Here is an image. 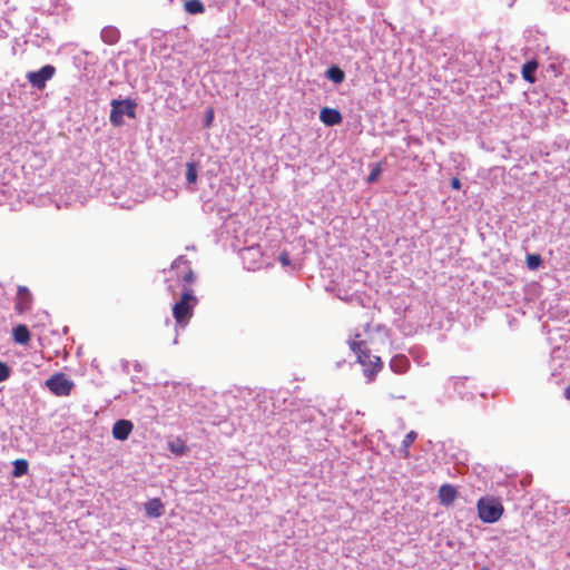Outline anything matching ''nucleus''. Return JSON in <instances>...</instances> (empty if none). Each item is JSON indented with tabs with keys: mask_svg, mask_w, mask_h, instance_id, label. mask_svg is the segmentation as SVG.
I'll return each mask as SVG.
<instances>
[{
	"mask_svg": "<svg viewBox=\"0 0 570 570\" xmlns=\"http://www.w3.org/2000/svg\"><path fill=\"white\" fill-rule=\"evenodd\" d=\"M360 334L355 335L354 340L348 341L350 348L356 354L357 362L362 364L364 375L368 382L373 381L375 375L382 368V361L379 356L371 355L366 348L364 341H357Z\"/></svg>",
	"mask_w": 570,
	"mask_h": 570,
	"instance_id": "1",
	"label": "nucleus"
},
{
	"mask_svg": "<svg viewBox=\"0 0 570 570\" xmlns=\"http://www.w3.org/2000/svg\"><path fill=\"white\" fill-rule=\"evenodd\" d=\"M197 303V298L194 296L193 291L185 288L181 293L180 299L175 303L173 307V314L178 326L184 328L193 316V308Z\"/></svg>",
	"mask_w": 570,
	"mask_h": 570,
	"instance_id": "2",
	"label": "nucleus"
},
{
	"mask_svg": "<svg viewBox=\"0 0 570 570\" xmlns=\"http://www.w3.org/2000/svg\"><path fill=\"white\" fill-rule=\"evenodd\" d=\"M111 111L109 116V120L112 126L120 127L125 124L124 116L129 118L136 117V107L137 104L135 100L127 99H112L110 102Z\"/></svg>",
	"mask_w": 570,
	"mask_h": 570,
	"instance_id": "3",
	"label": "nucleus"
},
{
	"mask_svg": "<svg viewBox=\"0 0 570 570\" xmlns=\"http://www.w3.org/2000/svg\"><path fill=\"white\" fill-rule=\"evenodd\" d=\"M476 508H478L479 518L484 523L497 522L503 513L502 504L493 498H487V497L480 498L478 501Z\"/></svg>",
	"mask_w": 570,
	"mask_h": 570,
	"instance_id": "4",
	"label": "nucleus"
},
{
	"mask_svg": "<svg viewBox=\"0 0 570 570\" xmlns=\"http://www.w3.org/2000/svg\"><path fill=\"white\" fill-rule=\"evenodd\" d=\"M45 386L56 396H68L75 383L66 374L55 373L45 382Z\"/></svg>",
	"mask_w": 570,
	"mask_h": 570,
	"instance_id": "5",
	"label": "nucleus"
},
{
	"mask_svg": "<svg viewBox=\"0 0 570 570\" xmlns=\"http://www.w3.org/2000/svg\"><path fill=\"white\" fill-rule=\"evenodd\" d=\"M56 72V68L51 65H46L37 71H30L27 73V79L37 89H42L46 82L50 80Z\"/></svg>",
	"mask_w": 570,
	"mask_h": 570,
	"instance_id": "6",
	"label": "nucleus"
},
{
	"mask_svg": "<svg viewBox=\"0 0 570 570\" xmlns=\"http://www.w3.org/2000/svg\"><path fill=\"white\" fill-rule=\"evenodd\" d=\"M171 271L179 281L186 284H190L195 281V274L190 267V263L184 256H179L173 262Z\"/></svg>",
	"mask_w": 570,
	"mask_h": 570,
	"instance_id": "7",
	"label": "nucleus"
},
{
	"mask_svg": "<svg viewBox=\"0 0 570 570\" xmlns=\"http://www.w3.org/2000/svg\"><path fill=\"white\" fill-rule=\"evenodd\" d=\"M32 295L26 286H19L16 299V309L19 313H24L31 308Z\"/></svg>",
	"mask_w": 570,
	"mask_h": 570,
	"instance_id": "8",
	"label": "nucleus"
},
{
	"mask_svg": "<svg viewBox=\"0 0 570 570\" xmlns=\"http://www.w3.org/2000/svg\"><path fill=\"white\" fill-rule=\"evenodd\" d=\"M134 425L128 420H118L112 426V436L118 441H125L131 433Z\"/></svg>",
	"mask_w": 570,
	"mask_h": 570,
	"instance_id": "9",
	"label": "nucleus"
},
{
	"mask_svg": "<svg viewBox=\"0 0 570 570\" xmlns=\"http://www.w3.org/2000/svg\"><path fill=\"white\" fill-rule=\"evenodd\" d=\"M186 189L188 191H196L197 178H198V165L194 161H188L186 164Z\"/></svg>",
	"mask_w": 570,
	"mask_h": 570,
	"instance_id": "10",
	"label": "nucleus"
},
{
	"mask_svg": "<svg viewBox=\"0 0 570 570\" xmlns=\"http://www.w3.org/2000/svg\"><path fill=\"white\" fill-rule=\"evenodd\" d=\"M320 119L326 126H336L342 122L343 117L338 110L324 107L320 112Z\"/></svg>",
	"mask_w": 570,
	"mask_h": 570,
	"instance_id": "11",
	"label": "nucleus"
},
{
	"mask_svg": "<svg viewBox=\"0 0 570 570\" xmlns=\"http://www.w3.org/2000/svg\"><path fill=\"white\" fill-rule=\"evenodd\" d=\"M458 495L456 489L451 484H442L439 489V500L444 507L451 505Z\"/></svg>",
	"mask_w": 570,
	"mask_h": 570,
	"instance_id": "12",
	"label": "nucleus"
},
{
	"mask_svg": "<svg viewBox=\"0 0 570 570\" xmlns=\"http://www.w3.org/2000/svg\"><path fill=\"white\" fill-rule=\"evenodd\" d=\"M469 381H470V377H468V376H456V377H451L449 383L452 384L453 390L459 393L461 399L470 400L474 396V392L464 390L465 383Z\"/></svg>",
	"mask_w": 570,
	"mask_h": 570,
	"instance_id": "13",
	"label": "nucleus"
},
{
	"mask_svg": "<svg viewBox=\"0 0 570 570\" xmlns=\"http://www.w3.org/2000/svg\"><path fill=\"white\" fill-rule=\"evenodd\" d=\"M145 511L149 518H159L164 514L165 508L160 499L154 498L145 503Z\"/></svg>",
	"mask_w": 570,
	"mask_h": 570,
	"instance_id": "14",
	"label": "nucleus"
},
{
	"mask_svg": "<svg viewBox=\"0 0 570 570\" xmlns=\"http://www.w3.org/2000/svg\"><path fill=\"white\" fill-rule=\"evenodd\" d=\"M390 367L394 373L403 374L410 367V361L405 355L397 354L391 358Z\"/></svg>",
	"mask_w": 570,
	"mask_h": 570,
	"instance_id": "15",
	"label": "nucleus"
},
{
	"mask_svg": "<svg viewBox=\"0 0 570 570\" xmlns=\"http://www.w3.org/2000/svg\"><path fill=\"white\" fill-rule=\"evenodd\" d=\"M100 37L105 43L115 45L120 39V31L114 26H107L101 30Z\"/></svg>",
	"mask_w": 570,
	"mask_h": 570,
	"instance_id": "16",
	"label": "nucleus"
},
{
	"mask_svg": "<svg viewBox=\"0 0 570 570\" xmlns=\"http://www.w3.org/2000/svg\"><path fill=\"white\" fill-rule=\"evenodd\" d=\"M167 444L170 452L175 455H184L188 450L186 442L180 438L171 439Z\"/></svg>",
	"mask_w": 570,
	"mask_h": 570,
	"instance_id": "17",
	"label": "nucleus"
},
{
	"mask_svg": "<svg viewBox=\"0 0 570 570\" xmlns=\"http://www.w3.org/2000/svg\"><path fill=\"white\" fill-rule=\"evenodd\" d=\"M13 338L19 344H27L30 341V332L26 325H18L13 328Z\"/></svg>",
	"mask_w": 570,
	"mask_h": 570,
	"instance_id": "18",
	"label": "nucleus"
},
{
	"mask_svg": "<svg viewBox=\"0 0 570 570\" xmlns=\"http://www.w3.org/2000/svg\"><path fill=\"white\" fill-rule=\"evenodd\" d=\"M325 76L334 83H341L345 79V72L338 66H331L326 70Z\"/></svg>",
	"mask_w": 570,
	"mask_h": 570,
	"instance_id": "19",
	"label": "nucleus"
},
{
	"mask_svg": "<svg viewBox=\"0 0 570 570\" xmlns=\"http://www.w3.org/2000/svg\"><path fill=\"white\" fill-rule=\"evenodd\" d=\"M29 463L24 459H17L13 462L12 475L14 478H21L28 473Z\"/></svg>",
	"mask_w": 570,
	"mask_h": 570,
	"instance_id": "20",
	"label": "nucleus"
},
{
	"mask_svg": "<svg viewBox=\"0 0 570 570\" xmlns=\"http://www.w3.org/2000/svg\"><path fill=\"white\" fill-rule=\"evenodd\" d=\"M537 68H538V63L535 61H528L527 63H524L522 67V76H523L524 80H527L529 82H534V80H535L534 72H535Z\"/></svg>",
	"mask_w": 570,
	"mask_h": 570,
	"instance_id": "21",
	"label": "nucleus"
},
{
	"mask_svg": "<svg viewBox=\"0 0 570 570\" xmlns=\"http://www.w3.org/2000/svg\"><path fill=\"white\" fill-rule=\"evenodd\" d=\"M185 10L189 14H199L205 12V6L199 0H188L185 2Z\"/></svg>",
	"mask_w": 570,
	"mask_h": 570,
	"instance_id": "22",
	"label": "nucleus"
},
{
	"mask_svg": "<svg viewBox=\"0 0 570 570\" xmlns=\"http://www.w3.org/2000/svg\"><path fill=\"white\" fill-rule=\"evenodd\" d=\"M382 170H383L382 163H376V164L372 165L371 173L367 177V183L368 184L375 183L379 179L380 175L382 174Z\"/></svg>",
	"mask_w": 570,
	"mask_h": 570,
	"instance_id": "23",
	"label": "nucleus"
},
{
	"mask_svg": "<svg viewBox=\"0 0 570 570\" xmlns=\"http://www.w3.org/2000/svg\"><path fill=\"white\" fill-rule=\"evenodd\" d=\"M541 263L542 258L538 254H530L527 256V266L532 271L538 269Z\"/></svg>",
	"mask_w": 570,
	"mask_h": 570,
	"instance_id": "24",
	"label": "nucleus"
},
{
	"mask_svg": "<svg viewBox=\"0 0 570 570\" xmlns=\"http://www.w3.org/2000/svg\"><path fill=\"white\" fill-rule=\"evenodd\" d=\"M11 375V368L0 361V383L7 381Z\"/></svg>",
	"mask_w": 570,
	"mask_h": 570,
	"instance_id": "25",
	"label": "nucleus"
},
{
	"mask_svg": "<svg viewBox=\"0 0 570 570\" xmlns=\"http://www.w3.org/2000/svg\"><path fill=\"white\" fill-rule=\"evenodd\" d=\"M417 434L416 432L414 431H410L403 439L402 441V444H403V448H410L413 442L415 441Z\"/></svg>",
	"mask_w": 570,
	"mask_h": 570,
	"instance_id": "26",
	"label": "nucleus"
},
{
	"mask_svg": "<svg viewBox=\"0 0 570 570\" xmlns=\"http://www.w3.org/2000/svg\"><path fill=\"white\" fill-rule=\"evenodd\" d=\"M279 262L283 266H288L291 265V258H289V255L287 252H282L279 254Z\"/></svg>",
	"mask_w": 570,
	"mask_h": 570,
	"instance_id": "27",
	"label": "nucleus"
},
{
	"mask_svg": "<svg viewBox=\"0 0 570 570\" xmlns=\"http://www.w3.org/2000/svg\"><path fill=\"white\" fill-rule=\"evenodd\" d=\"M259 254V250L258 248H255V247H248V248H245L244 252H243V258L245 259L247 256H255Z\"/></svg>",
	"mask_w": 570,
	"mask_h": 570,
	"instance_id": "28",
	"label": "nucleus"
},
{
	"mask_svg": "<svg viewBox=\"0 0 570 570\" xmlns=\"http://www.w3.org/2000/svg\"><path fill=\"white\" fill-rule=\"evenodd\" d=\"M213 119H214V111H213V109H208L206 112L204 126L207 128L210 127Z\"/></svg>",
	"mask_w": 570,
	"mask_h": 570,
	"instance_id": "29",
	"label": "nucleus"
},
{
	"mask_svg": "<svg viewBox=\"0 0 570 570\" xmlns=\"http://www.w3.org/2000/svg\"><path fill=\"white\" fill-rule=\"evenodd\" d=\"M451 187L453 189H458V190L461 188V181H460V179L458 177H453L451 179Z\"/></svg>",
	"mask_w": 570,
	"mask_h": 570,
	"instance_id": "30",
	"label": "nucleus"
},
{
	"mask_svg": "<svg viewBox=\"0 0 570 570\" xmlns=\"http://www.w3.org/2000/svg\"><path fill=\"white\" fill-rule=\"evenodd\" d=\"M410 448H403V445L401 446V453L403 455V458H409L410 456V451H409Z\"/></svg>",
	"mask_w": 570,
	"mask_h": 570,
	"instance_id": "31",
	"label": "nucleus"
},
{
	"mask_svg": "<svg viewBox=\"0 0 570 570\" xmlns=\"http://www.w3.org/2000/svg\"><path fill=\"white\" fill-rule=\"evenodd\" d=\"M564 396H566V399L570 400V386H568V387L564 390Z\"/></svg>",
	"mask_w": 570,
	"mask_h": 570,
	"instance_id": "32",
	"label": "nucleus"
},
{
	"mask_svg": "<svg viewBox=\"0 0 570 570\" xmlns=\"http://www.w3.org/2000/svg\"><path fill=\"white\" fill-rule=\"evenodd\" d=\"M513 3H514V0H510L508 6L511 8L513 6Z\"/></svg>",
	"mask_w": 570,
	"mask_h": 570,
	"instance_id": "33",
	"label": "nucleus"
}]
</instances>
